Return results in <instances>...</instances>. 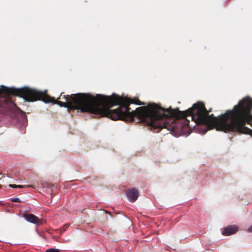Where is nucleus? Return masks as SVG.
Here are the masks:
<instances>
[{"instance_id": "f257e3e1", "label": "nucleus", "mask_w": 252, "mask_h": 252, "mask_svg": "<svg viewBox=\"0 0 252 252\" xmlns=\"http://www.w3.org/2000/svg\"><path fill=\"white\" fill-rule=\"evenodd\" d=\"M63 94L62 93L58 99H63L64 102L51 97L47 94V91L36 90V101L52 102L69 110H80L82 112L106 117L114 121L120 120L132 122L134 121V118H136L138 123L146 124L154 130H157L156 132L164 128L168 130L173 129L174 120L171 119L173 108L171 107L165 109L158 104L150 103L130 112L129 106L130 104L143 105L144 103L137 98L121 97L116 94L106 96L85 93L65 95Z\"/></svg>"}, {"instance_id": "f03ea898", "label": "nucleus", "mask_w": 252, "mask_h": 252, "mask_svg": "<svg viewBox=\"0 0 252 252\" xmlns=\"http://www.w3.org/2000/svg\"><path fill=\"white\" fill-rule=\"evenodd\" d=\"M235 111V105L233 110H227L224 114L216 117L213 114H209V111L207 110L203 103L198 102L187 111H181L178 108L173 109L171 119L174 123L175 119H184L190 116L191 120L197 125H204V133L213 128L218 131L228 132H231Z\"/></svg>"}, {"instance_id": "7ed1b4c3", "label": "nucleus", "mask_w": 252, "mask_h": 252, "mask_svg": "<svg viewBox=\"0 0 252 252\" xmlns=\"http://www.w3.org/2000/svg\"><path fill=\"white\" fill-rule=\"evenodd\" d=\"M252 107V102L249 97L244 98L235 105L236 111L231 132L252 136V123L250 121Z\"/></svg>"}, {"instance_id": "20e7f679", "label": "nucleus", "mask_w": 252, "mask_h": 252, "mask_svg": "<svg viewBox=\"0 0 252 252\" xmlns=\"http://www.w3.org/2000/svg\"><path fill=\"white\" fill-rule=\"evenodd\" d=\"M22 216L27 221L33 223L36 226L42 225L45 222L43 220L38 218L32 214H28L24 212L23 213Z\"/></svg>"}, {"instance_id": "39448f33", "label": "nucleus", "mask_w": 252, "mask_h": 252, "mask_svg": "<svg viewBox=\"0 0 252 252\" xmlns=\"http://www.w3.org/2000/svg\"><path fill=\"white\" fill-rule=\"evenodd\" d=\"M126 193L128 200L131 202H135L139 196L138 191L135 188L127 189Z\"/></svg>"}, {"instance_id": "423d86ee", "label": "nucleus", "mask_w": 252, "mask_h": 252, "mask_svg": "<svg viewBox=\"0 0 252 252\" xmlns=\"http://www.w3.org/2000/svg\"><path fill=\"white\" fill-rule=\"evenodd\" d=\"M238 230V227L236 225H229L224 228L222 234L223 235H230L236 233Z\"/></svg>"}, {"instance_id": "0eeeda50", "label": "nucleus", "mask_w": 252, "mask_h": 252, "mask_svg": "<svg viewBox=\"0 0 252 252\" xmlns=\"http://www.w3.org/2000/svg\"><path fill=\"white\" fill-rule=\"evenodd\" d=\"M60 252V250L55 249H53V248L49 249L46 251V252Z\"/></svg>"}, {"instance_id": "6e6552de", "label": "nucleus", "mask_w": 252, "mask_h": 252, "mask_svg": "<svg viewBox=\"0 0 252 252\" xmlns=\"http://www.w3.org/2000/svg\"><path fill=\"white\" fill-rule=\"evenodd\" d=\"M11 201L13 202H21L19 198H12L11 199Z\"/></svg>"}, {"instance_id": "1a4fd4ad", "label": "nucleus", "mask_w": 252, "mask_h": 252, "mask_svg": "<svg viewBox=\"0 0 252 252\" xmlns=\"http://www.w3.org/2000/svg\"><path fill=\"white\" fill-rule=\"evenodd\" d=\"M9 186L12 188H17V185H15V184H10L9 185Z\"/></svg>"}, {"instance_id": "9d476101", "label": "nucleus", "mask_w": 252, "mask_h": 252, "mask_svg": "<svg viewBox=\"0 0 252 252\" xmlns=\"http://www.w3.org/2000/svg\"><path fill=\"white\" fill-rule=\"evenodd\" d=\"M247 231L249 232H252V225L248 228Z\"/></svg>"}, {"instance_id": "9b49d317", "label": "nucleus", "mask_w": 252, "mask_h": 252, "mask_svg": "<svg viewBox=\"0 0 252 252\" xmlns=\"http://www.w3.org/2000/svg\"><path fill=\"white\" fill-rule=\"evenodd\" d=\"M68 227V224H65V225L63 226V227L62 229H63V231H64V230H65V229L66 228H67Z\"/></svg>"}, {"instance_id": "f8f14e48", "label": "nucleus", "mask_w": 252, "mask_h": 252, "mask_svg": "<svg viewBox=\"0 0 252 252\" xmlns=\"http://www.w3.org/2000/svg\"><path fill=\"white\" fill-rule=\"evenodd\" d=\"M24 187V186H22V185H17V187L18 188H23Z\"/></svg>"}, {"instance_id": "ddd939ff", "label": "nucleus", "mask_w": 252, "mask_h": 252, "mask_svg": "<svg viewBox=\"0 0 252 252\" xmlns=\"http://www.w3.org/2000/svg\"><path fill=\"white\" fill-rule=\"evenodd\" d=\"M189 123V121L187 119V123L186 124V125H188Z\"/></svg>"}, {"instance_id": "4468645a", "label": "nucleus", "mask_w": 252, "mask_h": 252, "mask_svg": "<svg viewBox=\"0 0 252 252\" xmlns=\"http://www.w3.org/2000/svg\"><path fill=\"white\" fill-rule=\"evenodd\" d=\"M1 175V173H0V175Z\"/></svg>"}, {"instance_id": "2eb2a0df", "label": "nucleus", "mask_w": 252, "mask_h": 252, "mask_svg": "<svg viewBox=\"0 0 252 252\" xmlns=\"http://www.w3.org/2000/svg\"><path fill=\"white\" fill-rule=\"evenodd\" d=\"M1 175V173H0V175Z\"/></svg>"}, {"instance_id": "dca6fc26", "label": "nucleus", "mask_w": 252, "mask_h": 252, "mask_svg": "<svg viewBox=\"0 0 252 252\" xmlns=\"http://www.w3.org/2000/svg\"><path fill=\"white\" fill-rule=\"evenodd\" d=\"M1 187V186L0 185V188Z\"/></svg>"}]
</instances>
